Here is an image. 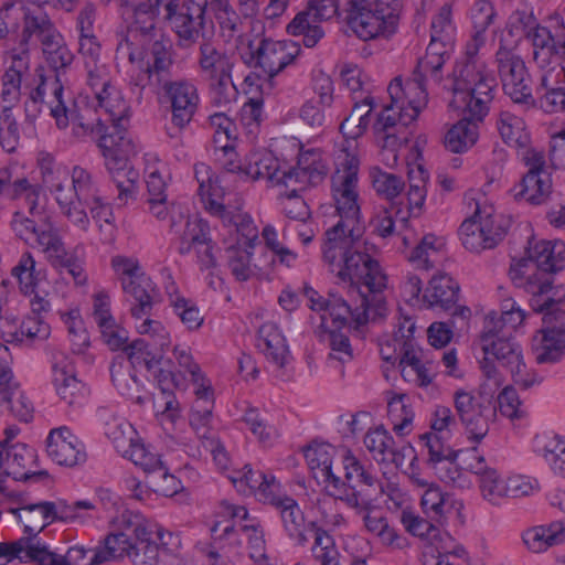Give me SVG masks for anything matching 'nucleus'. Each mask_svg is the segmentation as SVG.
<instances>
[{
  "label": "nucleus",
  "instance_id": "obj_1",
  "mask_svg": "<svg viewBox=\"0 0 565 565\" xmlns=\"http://www.w3.org/2000/svg\"><path fill=\"white\" fill-rule=\"evenodd\" d=\"M359 159L344 152L331 178L332 198L339 221L326 232L322 256L329 270L342 282L350 284L352 303L329 294V303L320 313L321 330L341 329L349 320L362 326L367 322L369 294H379L386 287V276L380 264L366 253L363 239L358 191Z\"/></svg>",
  "mask_w": 565,
  "mask_h": 565
},
{
  "label": "nucleus",
  "instance_id": "obj_2",
  "mask_svg": "<svg viewBox=\"0 0 565 565\" xmlns=\"http://www.w3.org/2000/svg\"><path fill=\"white\" fill-rule=\"evenodd\" d=\"M428 76L429 72L420 71L417 66L405 83L401 78H394L387 87L391 104L379 115L373 128L383 140L382 156L387 154L388 164L396 163L397 149L407 143L412 135L408 126L428 103L425 87Z\"/></svg>",
  "mask_w": 565,
  "mask_h": 565
},
{
  "label": "nucleus",
  "instance_id": "obj_3",
  "mask_svg": "<svg viewBox=\"0 0 565 565\" xmlns=\"http://www.w3.org/2000/svg\"><path fill=\"white\" fill-rule=\"evenodd\" d=\"M484 43V33L477 31L467 42L465 56L452 72V98L449 102L450 107H465L478 119L488 114L497 87L494 75L478 55Z\"/></svg>",
  "mask_w": 565,
  "mask_h": 565
},
{
  "label": "nucleus",
  "instance_id": "obj_4",
  "mask_svg": "<svg viewBox=\"0 0 565 565\" xmlns=\"http://www.w3.org/2000/svg\"><path fill=\"white\" fill-rule=\"evenodd\" d=\"M525 290L532 295L530 306L535 312L543 313L542 328L533 339V351L537 363H555L565 354V310L548 296L552 282L537 277L532 279Z\"/></svg>",
  "mask_w": 565,
  "mask_h": 565
},
{
  "label": "nucleus",
  "instance_id": "obj_5",
  "mask_svg": "<svg viewBox=\"0 0 565 565\" xmlns=\"http://www.w3.org/2000/svg\"><path fill=\"white\" fill-rule=\"evenodd\" d=\"M327 175V167L321 153L311 149L301 152L297 166L281 171L277 158L271 152L257 151L250 153L244 163V177L250 180H266L273 185L289 188L292 184L316 186Z\"/></svg>",
  "mask_w": 565,
  "mask_h": 565
},
{
  "label": "nucleus",
  "instance_id": "obj_6",
  "mask_svg": "<svg viewBox=\"0 0 565 565\" xmlns=\"http://www.w3.org/2000/svg\"><path fill=\"white\" fill-rule=\"evenodd\" d=\"M207 1L182 2V0H157L154 4L143 6L141 12L148 18L142 21L139 30L142 35H150L156 31V20L162 9L163 20L175 34L181 47H192L200 44L205 38Z\"/></svg>",
  "mask_w": 565,
  "mask_h": 565
},
{
  "label": "nucleus",
  "instance_id": "obj_7",
  "mask_svg": "<svg viewBox=\"0 0 565 565\" xmlns=\"http://www.w3.org/2000/svg\"><path fill=\"white\" fill-rule=\"evenodd\" d=\"M47 89L51 90V94L45 104L58 129H65L71 124L72 135L75 138L90 137L97 141L98 146L100 138L110 134V127L106 126L99 117H95L89 107L81 108L70 95L65 96L57 77L52 83L43 81L32 94L33 100L43 99Z\"/></svg>",
  "mask_w": 565,
  "mask_h": 565
},
{
  "label": "nucleus",
  "instance_id": "obj_8",
  "mask_svg": "<svg viewBox=\"0 0 565 565\" xmlns=\"http://www.w3.org/2000/svg\"><path fill=\"white\" fill-rule=\"evenodd\" d=\"M334 452V447L323 443L310 445L305 450V458L313 478L318 483L324 484L330 495L339 500L343 493L351 490V486L354 487L361 482L376 486L377 478L350 450H347L343 456L345 481H342L332 471Z\"/></svg>",
  "mask_w": 565,
  "mask_h": 565
},
{
  "label": "nucleus",
  "instance_id": "obj_9",
  "mask_svg": "<svg viewBox=\"0 0 565 565\" xmlns=\"http://www.w3.org/2000/svg\"><path fill=\"white\" fill-rule=\"evenodd\" d=\"M347 6V24L359 39H387L396 32L401 0H348Z\"/></svg>",
  "mask_w": 565,
  "mask_h": 565
},
{
  "label": "nucleus",
  "instance_id": "obj_10",
  "mask_svg": "<svg viewBox=\"0 0 565 565\" xmlns=\"http://www.w3.org/2000/svg\"><path fill=\"white\" fill-rule=\"evenodd\" d=\"M509 226L510 220L497 213L493 205L477 202L473 214L461 223L459 236L466 249L481 253L498 246Z\"/></svg>",
  "mask_w": 565,
  "mask_h": 565
},
{
  "label": "nucleus",
  "instance_id": "obj_11",
  "mask_svg": "<svg viewBox=\"0 0 565 565\" xmlns=\"http://www.w3.org/2000/svg\"><path fill=\"white\" fill-rule=\"evenodd\" d=\"M374 490L375 486L361 482L354 487L351 486V490L343 493L340 500L355 510L365 530L375 535L383 545L401 550L406 546V539L390 525L381 509L373 504L371 495Z\"/></svg>",
  "mask_w": 565,
  "mask_h": 565
},
{
  "label": "nucleus",
  "instance_id": "obj_12",
  "mask_svg": "<svg viewBox=\"0 0 565 565\" xmlns=\"http://www.w3.org/2000/svg\"><path fill=\"white\" fill-rule=\"evenodd\" d=\"M454 404L468 438L480 443L487 436L490 424L497 418L494 397L482 394L473 396L468 391L457 390L454 393Z\"/></svg>",
  "mask_w": 565,
  "mask_h": 565
},
{
  "label": "nucleus",
  "instance_id": "obj_13",
  "mask_svg": "<svg viewBox=\"0 0 565 565\" xmlns=\"http://www.w3.org/2000/svg\"><path fill=\"white\" fill-rule=\"evenodd\" d=\"M162 93L171 107V122L178 129L168 131L173 147L183 146L181 130L192 121L199 107V93L196 86L188 79L170 81L157 87Z\"/></svg>",
  "mask_w": 565,
  "mask_h": 565
},
{
  "label": "nucleus",
  "instance_id": "obj_14",
  "mask_svg": "<svg viewBox=\"0 0 565 565\" xmlns=\"http://www.w3.org/2000/svg\"><path fill=\"white\" fill-rule=\"evenodd\" d=\"M105 434L116 450L142 470L159 467L160 456L140 443L134 426L124 418L110 415L105 422Z\"/></svg>",
  "mask_w": 565,
  "mask_h": 565
},
{
  "label": "nucleus",
  "instance_id": "obj_15",
  "mask_svg": "<svg viewBox=\"0 0 565 565\" xmlns=\"http://www.w3.org/2000/svg\"><path fill=\"white\" fill-rule=\"evenodd\" d=\"M127 530L131 532V548L128 558L135 565H156L160 545L167 546L166 533L158 524L141 515H129Z\"/></svg>",
  "mask_w": 565,
  "mask_h": 565
},
{
  "label": "nucleus",
  "instance_id": "obj_16",
  "mask_svg": "<svg viewBox=\"0 0 565 565\" xmlns=\"http://www.w3.org/2000/svg\"><path fill=\"white\" fill-rule=\"evenodd\" d=\"M480 344L484 355L493 356L502 366L507 367L514 382L524 388L534 384V380L527 379L525 374V364L523 362L520 345L513 341V338L482 331L480 334Z\"/></svg>",
  "mask_w": 565,
  "mask_h": 565
},
{
  "label": "nucleus",
  "instance_id": "obj_17",
  "mask_svg": "<svg viewBox=\"0 0 565 565\" xmlns=\"http://www.w3.org/2000/svg\"><path fill=\"white\" fill-rule=\"evenodd\" d=\"M70 178L67 192L71 198L67 201L64 215L73 225L86 232L89 226L86 205H89L90 201L98 196L96 183L92 173L81 166H75L72 169Z\"/></svg>",
  "mask_w": 565,
  "mask_h": 565
},
{
  "label": "nucleus",
  "instance_id": "obj_18",
  "mask_svg": "<svg viewBox=\"0 0 565 565\" xmlns=\"http://www.w3.org/2000/svg\"><path fill=\"white\" fill-rule=\"evenodd\" d=\"M299 53L300 46L294 41L263 39L247 63L260 68L271 78L291 64Z\"/></svg>",
  "mask_w": 565,
  "mask_h": 565
},
{
  "label": "nucleus",
  "instance_id": "obj_19",
  "mask_svg": "<svg viewBox=\"0 0 565 565\" xmlns=\"http://www.w3.org/2000/svg\"><path fill=\"white\" fill-rule=\"evenodd\" d=\"M46 452L53 462L66 468L84 465L87 460L84 443L65 426L50 431Z\"/></svg>",
  "mask_w": 565,
  "mask_h": 565
},
{
  "label": "nucleus",
  "instance_id": "obj_20",
  "mask_svg": "<svg viewBox=\"0 0 565 565\" xmlns=\"http://www.w3.org/2000/svg\"><path fill=\"white\" fill-rule=\"evenodd\" d=\"M209 231L210 228L205 221L201 218L188 220L180 237L179 252L188 254L193 250L196 254L201 269H210L216 266Z\"/></svg>",
  "mask_w": 565,
  "mask_h": 565
},
{
  "label": "nucleus",
  "instance_id": "obj_21",
  "mask_svg": "<svg viewBox=\"0 0 565 565\" xmlns=\"http://www.w3.org/2000/svg\"><path fill=\"white\" fill-rule=\"evenodd\" d=\"M459 297V285L447 274L435 275L424 292V301L428 308H439L441 310L455 309L454 317L468 320L470 309L468 307L456 306Z\"/></svg>",
  "mask_w": 565,
  "mask_h": 565
},
{
  "label": "nucleus",
  "instance_id": "obj_22",
  "mask_svg": "<svg viewBox=\"0 0 565 565\" xmlns=\"http://www.w3.org/2000/svg\"><path fill=\"white\" fill-rule=\"evenodd\" d=\"M402 235L405 246L414 244L407 258L417 269L430 270L441 260L445 247V242L441 237H437L434 234H426L417 238V235L407 227Z\"/></svg>",
  "mask_w": 565,
  "mask_h": 565
},
{
  "label": "nucleus",
  "instance_id": "obj_23",
  "mask_svg": "<svg viewBox=\"0 0 565 565\" xmlns=\"http://www.w3.org/2000/svg\"><path fill=\"white\" fill-rule=\"evenodd\" d=\"M34 460V450L24 444H15L7 448L4 443H0V483L6 477H12L14 480H28L31 478H45L46 471L30 473L26 468Z\"/></svg>",
  "mask_w": 565,
  "mask_h": 565
},
{
  "label": "nucleus",
  "instance_id": "obj_24",
  "mask_svg": "<svg viewBox=\"0 0 565 565\" xmlns=\"http://www.w3.org/2000/svg\"><path fill=\"white\" fill-rule=\"evenodd\" d=\"M93 308V319L99 329L103 342L111 351L122 349L126 342L129 341V334L113 317L109 297L104 294L96 295Z\"/></svg>",
  "mask_w": 565,
  "mask_h": 565
},
{
  "label": "nucleus",
  "instance_id": "obj_25",
  "mask_svg": "<svg viewBox=\"0 0 565 565\" xmlns=\"http://www.w3.org/2000/svg\"><path fill=\"white\" fill-rule=\"evenodd\" d=\"M42 185L54 196L64 213L71 194L67 192L71 172L55 161L49 153H41L38 159Z\"/></svg>",
  "mask_w": 565,
  "mask_h": 565
},
{
  "label": "nucleus",
  "instance_id": "obj_26",
  "mask_svg": "<svg viewBox=\"0 0 565 565\" xmlns=\"http://www.w3.org/2000/svg\"><path fill=\"white\" fill-rule=\"evenodd\" d=\"M98 147L105 158L108 172L132 168L129 164V159L136 154V148L126 129L111 130L107 136H103Z\"/></svg>",
  "mask_w": 565,
  "mask_h": 565
},
{
  "label": "nucleus",
  "instance_id": "obj_27",
  "mask_svg": "<svg viewBox=\"0 0 565 565\" xmlns=\"http://www.w3.org/2000/svg\"><path fill=\"white\" fill-rule=\"evenodd\" d=\"M428 173L420 166L408 170V191L406 193L407 209L403 211L399 206H393L396 218L407 227L409 217H419L424 211L425 200L427 195Z\"/></svg>",
  "mask_w": 565,
  "mask_h": 565
},
{
  "label": "nucleus",
  "instance_id": "obj_28",
  "mask_svg": "<svg viewBox=\"0 0 565 565\" xmlns=\"http://www.w3.org/2000/svg\"><path fill=\"white\" fill-rule=\"evenodd\" d=\"M235 62L220 45L210 40L200 43L198 66L204 79L232 73Z\"/></svg>",
  "mask_w": 565,
  "mask_h": 565
},
{
  "label": "nucleus",
  "instance_id": "obj_29",
  "mask_svg": "<svg viewBox=\"0 0 565 565\" xmlns=\"http://www.w3.org/2000/svg\"><path fill=\"white\" fill-rule=\"evenodd\" d=\"M11 227L18 237L31 246H36L45 254L58 238V234L49 227L39 226L35 220L22 212H15Z\"/></svg>",
  "mask_w": 565,
  "mask_h": 565
},
{
  "label": "nucleus",
  "instance_id": "obj_30",
  "mask_svg": "<svg viewBox=\"0 0 565 565\" xmlns=\"http://www.w3.org/2000/svg\"><path fill=\"white\" fill-rule=\"evenodd\" d=\"M456 110H461L465 117L455 124L445 136V147L454 152L461 153L471 148L479 138L478 122L481 119L473 117L465 107H452Z\"/></svg>",
  "mask_w": 565,
  "mask_h": 565
},
{
  "label": "nucleus",
  "instance_id": "obj_31",
  "mask_svg": "<svg viewBox=\"0 0 565 565\" xmlns=\"http://www.w3.org/2000/svg\"><path fill=\"white\" fill-rule=\"evenodd\" d=\"M129 515H122L124 529L120 532L111 533L104 540V545L88 551L92 556L87 565H97L110 561H117L129 556L131 548L132 534L127 530V519Z\"/></svg>",
  "mask_w": 565,
  "mask_h": 565
},
{
  "label": "nucleus",
  "instance_id": "obj_32",
  "mask_svg": "<svg viewBox=\"0 0 565 565\" xmlns=\"http://www.w3.org/2000/svg\"><path fill=\"white\" fill-rule=\"evenodd\" d=\"M121 288L126 295L134 299L130 312L135 319L150 316L157 298V288L146 273L132 280L127 279V282L124 281Z\"/></svg>",
  "mask_w": 565,
  "mask_h": 565
},
{
  "label": "nucleus",
  "instance_id": "obj_33",
  "mask_svg": "<svg viewBox=\"0 0 565 565\" xmlns=\"http://www.w3.org/2000/svg\"><path fill=\"white\" fill-rule=\"evenodd\" d=\"M239 481H244L250 490L255 491L260 501L275 508L284 499L289 498L287 494L281 493L280 484L274 476H268L258 470L255 471L248 466L244 467Z\"/></svg>",
  "mask_w": 565,
  "mask_h": 565
},
{
  "label": "nucleus",
  "instance_id": "obj_34",
  "mask_svg": "<svg viewBox=\"0 0 565 565\" xmlns=\"http://www.w3.org/2000/svg\"><path fill=\"white\" fill-rule=\"evenodd\" d=\"M258 348L268 362L281 369L289 356L286 339L273 322L264 323L258 331Z\"/></svg>",
  "mask_w": 565,
  "mask_h": 565
},
{
  "label": "nucleus",
  "instance_id": "obj_35",
  "mask_svg": "<svg viewBox=\"0 0 565 565\" xmlns=\"http://www.w3.org/2000/svg\"><path fill=\"white\" fill-rule=\"evenodd\" d=\"M95 97L98 102V106L109 116L111 121L110 129H126L130 106L125 99L122 92L118 87L110 85L106 89L98 90Z\"/></svg>",
  "mask_w": 565,
  "mask_h": 565
},
{
  "label": "nucleus",
  "instance_id": "obj_36",
  "mask_svg": "<svg viewBox=\"0 0 565 565\" xmlns=\"http://www.w3.org/2000/svg\"><path fill=\"white\" fill-rule=\"evenodd\" d=\"M44 255L46 260L54 268L62 275H70L77 286H83L87 282V274L84 269L83 262L65 249L61 237L51 245Z\"/></svg>",
  "mask_w": 565,
  "mask_h": 565
},
{
  "label": "nucleus",
  "instance_id": "obj_37",
  "mask_svg": "<svg viewBox=\"0 0 565 565\" xmlns=\"http://www.w3.org/2000/svg\"><path fill=\"white\" fill-rule=\"evenodd\" d=\"M148 210L156 218L166 220L174 209V204L168 201L167 180L157 170H150L146 175Z\"/></svg>",
  "mask_w": 565,
  "mask_h": 565
},
{
  "label": "nucleus",
  "instance_id": "obj_38",
  "mask_svg": "<svg viewBox=\"0 0 565 565\" xmlns=\"http://www.w3.org/2000/svg\"><path fill=\"white\" fill-rule=\"evenodd\" d=\"M53 384L56 393L67 405H81L86 395L87 388L67 365L56 364L53 367Z\"/></svg>",
  "mask_w": 565,
  "mask_h": 565
},
{
  "label": "nucleus",
  "instance_id": "obj_39",
  "mask_svg": "<svg viewBox=\"0 0 565 565\" xmlns=\"http://www.w3.org/2000/svg\"><path fill=\"white\" fill-rule=\"evenodd\" d=\"M524 319L525 312L520 307H516L514 301L507 300L502 305L500 315L490 312L486 317L482 331H488L490 327H493V329L491 328V333L512 338Z\"/></svg>",
  "mask_w": 565,
  "mask_h": 565
},
{
  "label": "nucleus",
  "instance_id": "obj_40",
  "mask_svg": "<svg viewBox=\"0 0 565 565\" xmlns=\"http://www.w3.org/2000/svg\"><path fill=\"white\" fill-rule=\"evenodd\" d=\"M36 7L38 9L23 8L24 26L21 42L28 44L29 39L32 35H36L43 45L52 39H57L60 32L56 30L47 13L40 10L41 7Z\"/></svg>",
  "mask_w": 565,
  "mask_h": 565
},
{
  "label": "nucleus",
  "instance_id": "obj_41",
  "mask_svg": "<svg viewBox=\"0 0 565 565\" xmlns=\"http://www.w3.org/2000/svg\"><path fill=\"white\" fill-rule=\"evenodd\" d=\"M454 43L455 40H449L446 43L444 39L430 35V42L427 46L426 54L417 64L419 70L429 72V77L439 83L443 78L440 71L445 62L450 56Z\"/></svg>",
  "mask_w": 565,
  "mask_h": 565
},
{
  "label": "nucleus",
  "instance_id": "obj_42",
  "mask_svg": "<svg viewBox=\"0 0 565 565\" xmlns=\"http://www.w3.org/2000/svg\"><path fill=\"white\" fill-rule=\"evenodd\" d=\"M551 25H542L531 34L532 49L565 52V22L558 14L548 18Z\"/></svg>",
  "mask_w": 565,
  "mask_h": 565
},
{
  "label": "nucleus",
  "instance_id": "obj_43",
  "mask_svg": "<svg viewBox=\"0 0 565 565\" xmlns=\"http://www.w3.org/2000/svg\"><path fill=\"white\" fill-rule=\"evenodd\" d=\"M552 180L550 173H526L514 188V198L531 204H542L551 194Z\"/></svg>",
  "mask_w": 565,
  "mask_h": 565
},
{
  "label": "nucleus",
  "instance_id": "obj_44",
  "mask_svg": "<svg viewBox=\"0 0 565 565\" xmlns=\"http://www.w3.org/2000/svg\"><path fill=\"white\" fill-rule=\"evenodd\" d=\"M565 541V525L563 522H554L548 526L529 529L523 534V542L533 553L546 551L550 546Z\"/></svg>",
  "mask_w": 565,
  "mask_h": 565
},
{
  "label": "nucleus",
  "instance_id": "obj_45",
  "mask_svg": "<svg viewBox=\"0 0 565 565\" xmlns=\"http://www.w3.org/2000/svg\"><path fill=\"white\" fill-rule=\"evenodd\" d=\"M53 511L54 502L42 501L21 505L17 509V514L20 521L24 522L25 533L36 535L54 521L52 519Z\"/></svg>",
  "mask_w": 565,
  "mask_h": 565
},
{
  "label": "nucleus",
  "instance_id": "obj_46",
  "mask_svg": "<svg viewBox=\"0 0 565 565\" xmlns=\"http://www.w3.org/2000/svg\"><path fill=\"white\" fill-rule=\"evenodd\" d=\"M288 536L300 545L308 542L305 534V516L297 501L289 497L276 507Z\"/></svg>",
  "mask_w": 565,
  "mask_h": 565
},
{
  "label": "nucleus",
  "instance_id": "obj_47",
  "mask_svg": "<svg viewBox=\"0 0 565 565\" xmlns=\"http://www.w3.org/2000/svg\"><path fill=\"white\" fill-rule=\"evenodd\" d=\"M171 43L169 40H154L150 45L152 62L147 61L146 66L154 74L156 88L171 81L170 71L173 64Z\"/></svg>",
  "mask_w": 565,
  "mask_h": 565
},
{
  "label": "nucleus",
  "instance_id": "obj_48",
  "mask_svg": "<svg viewBox=\"0 0 565 565\" xmlns=\"http://www.w3.org/2000/svg\"><path fill=\"white\" fill-rule=\"evenodd\" d=\"M554 247L551 242L542 241L529 250V259L535 264L536 271L529 276L525 286L537 277L552 282L550 274L562 269V260L554 255Z\"/></svg>",
  "mask_w": 565,
  "mask_h": 565
},
{
  "label": "nucleus",
  "instance_id": "obj_49",
  "mask_svg": "<svg viewBox=\"0 0 565 565\" xmlns=\"http://www.w3.org/2000/svg\"><path fill=\"white\" fill-rule=\"evenodd\" d=\"M497 129L502 140L511 147L524 148L529 143V135L523 118L510 110L499 113Z\"/></svg>",
  "mask_w": 565,
  "mask_h": 565
},
{
  "label": "nucleus",
  "instance_id": "obj_50",
  "mask_svg": "<svg viewBox=\"0 0 565 565\" xmlns=\"http://www.w3.org/2000/svg\"><path fill=\"white\" fill-rule=\"evenodd\" d=\"M207 6H210L223 35L234 38L242 32L245 18L238 9L234 8L231 0H210Z\"/></svg>",
  "mask_w": 565,
  "mask_h": 565
},
{
  "label": "nucleus",
  "instance_id": "obj_51",
  "mask_svg": "<svg viewBox=\"0 0 565 565\" xmlns=\"http://www.w3.org/2000/svg\"><path fill=\"white\" fill-rule=\"evenodd\" d=\"M0 403L19 420L30 422L33 417V405L15 382L0 387Z\"/></svg>",
  "mask_w": 565,
  "mask_h": 565
},
{
  "label": "nucleus",
  "instance_id": "obj_52",
  "mask_svg": "<svg viewBox=\"0 0 565 565\" xmlns=\"http://www.w3.org/2000/svg\"><path fill=\"white\" fill-rule=\"evenodd\" d=\"M169 303L174 313L181 319L188 330H196L203 323V316L198 306L190 299H185L177 292L175 284L172 281L167 286Z\"/></svg>",
  "mask_w": 565,
  "mask_h": 565
},
{
  "label": "nucleus",
  "instance_id": "obj_53",
  "mask_svg": "<svg viewBox=\"0 0 565 565\" xmlns=\"http://www.w3.org/2000/svg\"><path fill=\"white\" fill-rule=\"evenodd\" d=\"M339 329L321 330L328 334L330 353L327 358L329 367L337 370L343 376V366L353 360V350L350 344L349 338L339 332Z\"/></svg>",
  "mask_w": 565,
  "mask_h": 565
},
{
  "label": "nucleus",
  "instance_id": "obj_54",
  "mask_svg": "<svg viewBox=\"0 0 565 565\" xmlns=\"http://www.w3.org/2000/svg\"><path fill=\"white\" fill-rule=\"evenodd\" d=\"M404 394L394 395L387 403L388 419L398 436H406L413 429L414 411Z\"/></svg>",
  "mask_w": 565,
  "mask_h": 565
},
{
  "label": "nucleus",
  "instance_id": "obj_55",
  "mask_svg": "<svg viewBox=\"0 0 565 565\" xmlns=\"http://www.w3.org/2000/svg\"><path fill=\"white\" fill-rule=\"evenodd\" d=\"M420 503L428 519H431L436 523H444L452 508L450 497L435 484L429 486L425 490Z\"/></svg>",
  "mask_w": 565,
  "mask_h": 565
},
{
  "label": "nucleus",
  "instance_id": "obj_56",
  "mask_svg": "<svg viewBox=\"0 0 565 565\" xmlns=\"http://www.w3.org/2000/svg\"><path fill=\"white\" fill-rule=\"evenodd\" d=\"M319 21H313L308 9L300 11L287 25V32L291 35H303V44L307 47H313L324 35L323 30L319 25Z\"/></svg>",
  "mask_w": 565,
  "mask_h": 565
},
{
  "label": "nucleus",
  "instance_id": "obj_57",
  "mask_svg": "<svg viewBox=\"0 0 565 565\" xmlns=\"http://www.w3.org/2000/svg\"><path fill=\"white\" fill-rule=\"evenodd\" d=\"M11 274L17 278L20 289L25 295H31L39 281L42 279V271L36 269V263L31 253L25 252L21 255Z\"/></svg>",
  "mask_w": 565,
  "mask_h": 565
},
{
  "label": "nucleus",
  "instance_id": "obj_58",
  "mask_svg": "<svg viewBox=\"0 0 565 565\" xmlns=\"http://www.w3.org/2000/svg\"><path fill=\"white\" fill-rule=\"evenodd\" d=\"M536 447L552 470L565 477V440L558 436H543L537 439Z\"/></svg>",
  "mask_w": 565,
  "mask_h": 565
},
{
  "label": "nucleus",
  "instance_id": "obj_59",
  "mask_svg": "<svg viewBox=\"0 0 565 565\" xmlns=\"http://www.w3.org/2000/svg\"><path fill=\"white\" fill-rule=\"evenodd\" d=\"M565 52L532 49V61L542 72L540 86H551L554 77L558 76L561 61Z\"/></svg>",
  "mask_w": 565,
  "mask_h": 565
},
{
  "label": "nucleus",
  "instance_id": "obj_60",
  "mask_svg": "<svg viewBox=\"0 0 565 565\" xmlns=\"http://www.w3.org/2000/svg\"><path fill=\"white\" fill-rule=\"evenodd\" d=\"M406 326H401L398 331L395 333L394 341L399 348V366L402 369H417L420 366L422 361L415 350L414 342L412 340L415 324L411 321L405 322Z\"/></svg>",
  "mask_w": 565,
  "mask_h": 565
},
{
  "label": "nucleus",
  "instance_id": "obj_61",
  "mask_svg": "<svg viewBox=\"0 0 565 565\" xmlns=\"http://www.w3.org/2000/svg\"><path fill=\"white\" fill-rule=\"evenodd\" d=\"M41 190L42 186L39 183L30 181L24 175L13 178V172L11 171L9 200H24L32 216L36 213Z\"/></svg>",
  "mask_w": 565,
  "mask_h": 565
},
{
  "label": "nucleus",
  "instance_id": "obj_62",
  "mask_svg": "<svg viewBox=\"0 0 565 565\" xmlns=\"http://www.w3.org/2000/svg\"><path fill=\"white\" fill-rule=\"evenodd\" d=\"M110 178L116 185L118 194L115 199L118 206L127 205L135 201L138 193L139 173L134 168L109 172Z\"/></svg>",
  "mask_w": 565,
  "mask_h": 565
},
{
  "label": "nucleus",
  "instance_id": "obj_63",
  "mask_svg": "<svg viewBox=\"0 0 565 565\" xmlns=\"http://www.w3.org/2000/svg\"><path fill=\"white\" fill-rule=\"evenodd\" d=\"M210 127L213 130L214 150H226L234 145L236 127L234 121L225 113H215L209 117Z\"/></svg>",
  "mask_w": 565,
  "mask_h": 565
},
{
  "label": "nucleus",
  "instance_id": "obj_64",
  "mask_svg": "<svg viewBox=\"0 0 565 565\" xmlns=\"http://www.w3.org/2000/svg\"><path fill=\"white\" fill-rule=\"evenodd\" d=\"M375 192L388 201H394L404 190L405 182L401 177L383 171L379 167L370 170Z\"/></svg>",
  "mask_w": 565,
  "mask_h": 565
}]
</instances>
